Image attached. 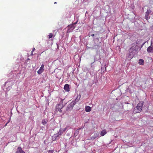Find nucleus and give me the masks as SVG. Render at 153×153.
<instances>
[{"label":"nucleus","mask_w":153,"mask_h":153,"mask_svg":"<svg viewBox=\"0 0 153 153\" xmlns=\"http://www.w3.org/2000/svg\"><path fill=\"white\" fill-rule=\"evenodd\" d=\"M143 104V102L139 103L137 104V106L134 108V113H137L140 112L142 110Z\"/></svg>","instance_id":"f257e3e1"},{"label":"nucleus","mask_w":153,"mask_h":153,"mask_svg":"<svg viewBox=\"0 0 153 153\" xmlns=\"http://www.w3.org/2000/svg\"><path fill=\"white\" fill-rule=\"evenodd\" d=\"M62 99L59 98L58 99V101L59 102V103H58L56 106V108L57 110L59 111L60 112H62V110L61 109L63 107V101Z\"/></svg>","instance_id":"f03ea898"},{"label":"nucleus","mask_w":153,"mask_h":153,"mask_svg":"<svg viewBox=\"0 0 153 153\" xmlns=\"http://www.w3.org/2000/svg\"><path fill=\"white\" fill-rule=\"evenodd\" d=\"M136 52H137L133 49V48H131L129 49V54L128 56V57L129 58H133V57L136 54Z\"/></svg>","instance_id":"7ed1b4c3"},{"label":"nucleus","mask_w":153,"mask_h":153,"mask_svg":"<svg viewBox=\"0 0 153 153\" xmlns=\"http://www.w3.org/2000/svg\"><path fill=\"white\" fill-rule=\"evenodd\" d=\"M76 103V102L75 101L72 102L67 106L66 110L67 111H71L73 109V107Z\"/></svg>","instance_id":"20e7f679"},{"label":"nucleus","mask_w":153,"mask_h":153,"mask_svg":"<svg viewBox=\"0 0 153 153\" xmlns=\"http://www.w3.org/2000/svg\"><path fill=\"white\" fill-rule=\"evenodd\" d=\"M66 128H65L64 129H63L62 128L60 129L58 133L54 134L53 136V139H54L53 138L55 137V139H56V138L58 137L59 135H61L62 133V132L65 131Z\"/></svg>","instance_id":"39448f33"},{"label":"nucleus","mask_w":153,"mask_h":153,"mask_svg":"<svg viewBox=\"0 0 153 153\" xmlns=\"http://www.w3.org/2000/svg\"><path fill=\"white\" fill-rule=\"evenodd\" d=\"M44 65H43V64L42 65L39 69L37 71V73L38 74H40L44 71Z\"/></svg>","instance_id":"423d86ee"},{"label":"nucleus","mask_w":153,"mask_h":153,"mask_svg":"<svg viewBox=\"0 0 153 153\" xmlns=\"http://www.w3.org/2000/svg\"><path fill=\"white\" fill-rule=\"evenodd\" d=\"M133 48V49L136 51V52L138 49V46L137 43H134L132 44V46L131 47Z\"/></svg>","instance_id":"0eeeda50"},{"label":"nucleus","mask_w":153,"mask_h":153,"mask_svg":"<svg viewBox=\"0 0 153 153\" xmlns=\"http://www.w3.org/2000/svg\"><path fill=\"white\" fill-rule=\"evenodd\" d=\"M16 153H25V152L22 150L21 147H19L17 149Z\"/></svg>","instance_id":"6e6552de"},{"label":"nucleus","mask_w":153,"mask_h":153,"mask_svg":"<svg viewBox=\"0 0 153 153\" xmlns=\"http://www.w3.org/2000/svg\"><path fill=\"white\" fill-rule=\"evenodd\" d=\"M64 89L65 91H70L69 85L68 84H65L64 86Z\"/></svg>","instance_id":"1a4fd4ad"},{"label":"nucleus","mask_w":153,"mask_h":153,"mask_svg":"<svg viewBox=\"0 0 153 153\" xmlns=\"http://www.w3.org/2000/svg\"><path fill=\"white\" fill-rule=\"evenodd\" d=\"M151 11L150 10H147L145 14L146 19L147 20L149 14L150 13Z\"/></svg>","instance_id":"9d476101"},{"label":"nucleus","mask_w":153,"mask_h":153,"mask_svg":"<svg viewBox=\"0 0 153 153\" xmlns=\"http://www.w3.org/2000/svg\"><path fill=\"white\" fill-rule=\"evenodd\" d=\"M147 51L148 53L153 52V47H152L151 46L148 47L147 49Z\"/></svg>","instance_id":"9b49d317"},{"label":"nucleus","mask_w":153,"mask_h":153,"mask_svg":"<svg viewBox=\"0 0 153 153\" xmlns=\"http://www.w3.org/2000/svg\"><path fill=\"white\" fill-rule=\"evenodd\" d=\"M91 107L89 106H86L85 107V110L87 112H89L91 111Z\"/></svg>","instance_id":"f8f14e48"},{"label":"nucleus","mask_w":153,"mask_h":153,"mask_svg":"<svg viewBox=\"0 0 153 153\" xmlns=\"http://www.w3.org/2000/svg\"><path fill=\"white\" fill-rule=\"evenodd\" d=\"M99 135V133L98 132H97V133H95L94 134V135L93 136L91 137L92 139H94L98 137Z\"/></svg>","instance_id":"ddd939ff"},{"label":"nucleus","mask_w":153,"mask_h":153,"mask_svg":"<svg viewBox=\"0 0 153 153\" xmlns=\"http://www.w3.org/2000/svg\"><path fill=\"white\" fill-rule=\"evenodd\" d=\"M106 133V132L105 130L102 131L100 133V135L101 136H104Z\"/></svg>","instance_id":"4468645a"},{"label":"nucleus","mask_w":153,"mask_h":153,"mask_svg":"<svg viewBox=\"0 0 153 153\" xmlns=\"http://www.w3.org/2000/svg\"><path fill=\"white\" fill-rule=\"evenodd\" d=\"M144 62V61L142 59H140L139 60V63L140 65H143Z\"/></svg>","instance_id":"2eb2a0df"},{"label":"nucleus","mask_w":153,"mask_h":153,"mask_svg":"<svg viewBox=\"0 0 153 153\" xmlns=\"http://www.w3.org/2000/svg\"><path fill=\"white\" fill-rule=\"evenodd\" d=\"M42 123L44 126H45V125L47 123V122L46 120H43L42 121Z\"/></svg>","instance_id":"dca6fc26"},{"label":"nucleus","mask_w":153,"mask_h":153,"mask_svg":"<svg viewBox=\"0 0 153 153\" xmlns=\"http://www.w3.org/2000/svg\"><path fill=\"white\" fill-rule=\"evenodd\" d=\"M49 36V39L52 38L53 36V34L52 33H50L49 34V35H48Z\"/></svg>","instance_id":"f3484780"},{"label":"nucleus","mask_w":153,"mask_h":153,"mask_svg":"<svg viewBox=\"0 0 153 153\" xmlns=\"http://www.w3.org/2000/svg\"><path fill=\"white\" fill-rule=\"evenodd\" d=\"M53 150H49L48 151V153H53Z\"/></svg>","instance_id":"a211bd4d"},{"label":"nucleus","mask_w":153,"mask_h":153,"mask_svg":"<svg viewBox=\"0 0 153 153\" xmlns=\"http://www.w3.org/2000/svg\"><path fill=\"white\" fill-rule=\"evenodd\" d=\"M78 22V21H76V22H75L74 23V24H73V25H75L76 24H77V22Z\"/></svg>","instance_id":"6ab92c4d"},{"label":"nucleus","mask_w":153,"mask_h":153,"mask_svg":"<svg viewBox=\"0 0 153 153\" xmlns=\"http://www.w3.org/2000/svg\"><path fill=\"white\" fill-rule=\"evenodd\" d=\"M34 50H35V48H33V50H32V52H33L34 51Z\"/></svg>","instance_id":"aec40b11"},{"label":"nucleus","mask_w":153,"mask_h":153,"mask_svg":"<svg viewBox=\"0 0 153 153\" xmlns=\"http://www.w3.org/2000/svg\"><path fill=\"white\" fill-rule=\"evenodd\" d=\"M94 34H92L91 35V36H94Z\"/></svg>","instance_id":"412c9836"},{"label":"nucleus","mask_w":153,"mask_h":153,"mask_svg":"<svg viewBox=\"0 0 153 153\" xmlns=\"http://www.w3.org/2000/svg\"><path fill=\"white\" fill-rule=\"evenodd\" d=\"M78 100H77V99L76 98V101H77Z\"/></svg>","instance_id":"4be33fe9"},{"label":"nucleus","mask_w":153,"mask_h":153,"mask_svg":"<svg viewBox=\"0 0 153 153\" xmlns=\"http://www.w3.org/2000/svg\"><path fill=\"white\" fill-rule=\"evenodd\" d=\"M145 43H145H143V44H142V46H143V45H144V44Z\"/></svg>","instance_id":"5701e85b"},{"label":"nucleus","mask_w":153,"mask_h":153,"mask_svg":"<svg viewBox=\"0 0 153 153\" xmlns=\"http://www.w3.org/2000/svg\"><path fill=\"white\" fill-rule=\"evenodd\" d=\"M31 55H33V52H31Z\"/></svg>","instance_id":"b1692460"},{"label":"nucleus","mask_w":153,"mask_h":153,"mask_svg":"<svg viewBox=\"0 0 153 153\" xmlns=\"http://www.w3.org/2000/svg\"><path fill=\"white\" fill-rule=\"evenodd\" d=\"M54 3L56 4V2H55Z\"/></svg>","instance_id":"393cba45"}]
</instances>
